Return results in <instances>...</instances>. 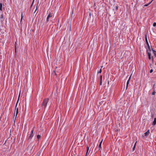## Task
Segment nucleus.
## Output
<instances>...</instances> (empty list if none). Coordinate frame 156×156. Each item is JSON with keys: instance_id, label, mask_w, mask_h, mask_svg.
<instances>
[{"instance_id": "13", "label": "nucleus", "mask_w": 156, "mask_h": 156, "mask_svg": "<svg viewBox=\"0 0 156 156\" xmlns=\"http://www.w3.org/2000/svg\"><path fill=\"white\" fill-rule=\"evenodd\" d=\"M102 76L101 75L100 76V85H102Z\"/></svg>"}, {"instance_id": "18", "label": "nucleus", "mask_w": 156, "mask_h": 156, "mask_svg": "<svg viewBox=\"0 0 156 156\" xmlns=\"http://www.w3.org/2000/svg\"><path fill=\"white\" fill-rule=\"evenodd\" d=\"M152 51H153V53L154 54V53H156V51H154V50H153L152 48Z\"/></svg>"}, {"instance_id": "22", "label": "nucleus", "mask_w": 156, "mask_h": 156, "mask_svg": "<svg viewBox=\"0 0 156 156\" xmlns=\"http://www.w3.org/2000/svg\"><path fill=\"white\" fill-rule=\"evenodd\" d=\"M3 14H2L1 16H0V19H2L3 18Z\"/></svg>"}, {"instance_id": "33", "label": "nucleus", "mask_w": 156, "mask_h": 156, "mask_svg": "<svg viewBox=\"0 0 156 156\" xmlns=\"http://www.w3.org/2000/svg\"><path fill=\"white\" fill-rule=\"evenodd\" d=\"M152 60H153V57L152 58Z\"/></svg>"}, {"instance_id": "19", "label": "nucleus", "mask_w": 156, "mask_h": 156, "mask_svg": "<svg viewBox=\"0 0 156 156\" xmlns=\"http://www.w3.org/2000/svg\"><path fill=\"white\" fill-rule=\"evenodd\" d=\"M101 72H102V70H101V68L100 69L99 71L98 72V73H101Z\"/></svg>"}, {"instance_id": "15", "label": "nucleus", "mask_w": 156, "mask_h": 156, "mask_svg": "<svg viewBox=\"0 0 156 156\" xmlns=\"http://www.w3.org/2000/svg\"><path fill=\"white\" fill-rule=\"evenodd\" d=\"M41 137V136L39 135H37V138L38 140H39Z\"/></svg>"}, {"instance_id": "28", "label": "nucleus", "mask_w": 156, "mask_h": 156, "mask_svg": "<svg viewBox=\"0 0 156 156\" xmlns=\"http://www.w3.org/2000/svg\"><path fill=\"white\" fill-rule=\"evenodd\" d=\"M53 72L55 73V75H57V74H56V73L55 72V70L53 71Z\"/></svg>"}, {"instance_id": "25", "label": "nucleus", "mask_w": 156, "mask_h": 156, "mask_svg": "<svg viewBox=\"0 0 156 156\" xmlns=\"http://www.w3.org/2000/svg\"><path fill=\"white\" fill-rule=\"evenodd\" d=\"M153 70L152 69H151V70H150V73H152L153 72Z\"/></svg>"}, {"instance_id": "4", "label": "nucleus", "mask_w": 156, "mask_h": 156, "mask_svg": "<svg viewBox=\"0 0 156 156\" xmlns=\"http://www.w3.org/2000/svg\"><path fill=\"white\" fill-rule=\"evenodd\" d=\"M52 15L51 13H50L48 15L47 18V21L48 22L49 21V18L50 17H52Z\"/></svg>"}, {"instance_id": "26", "label": "nucleus", "mask_w": 156, "mask_h": 156, "mask_svg": "<svg viewBox=\"0 0 156 156\" xmlns=\"http://www.w3.org/2000/svg\"><path fill=\"white\" fill-rule=\"evenodd\" d=\"M40 154H41V153L40 152H39L37 153V156H39L40 155Z\"/></svg>"}, {"instance_id": "21", "label": "nucleus", "mask_w": 156, "mask_h": 156, "mask_svg": "<svg viewBox=\"0 0 156 156\" xmlns=\"http://www.w3.org/2000/svg\"><path fill=\"white\" fill-rule=\"evenodd\" d=\"M151 116L152 118H153L154 117V114L151 113Z\"/></svg>"}, {"instance_id": "9", "label": "nucleus", "mask_w": 156, "mask_h": 156, "mask_svg": "<svg viewBox=\"0 0 156 156\" xmlns=\"http://www.w3.org/2000/svg\"><path fill=\"white\" fill-rule=\"evenodd\" d=\"M156 124V118H154V120L153 122L152 125H155Z\"/></svg>"}, {"instance_id": "14", "label": "nucleus", "mask_w": 156, "mask_h": 156, "mask_svg": "<svg viewBox=\"0 0 156 156\" xmlns=\"http://www.w3.org/2000/svg\"><path fill=\"white\" fill-rule=\"evenodd\" d=\"M89 149V148L87 146V152H86V156H87V154H88V151Z\"/></svg>"}, {"instance_id": "5", "label": "nucleus", "mask_w": 156, "mask_h": 156, "mask_svg": "<svg viewBox=\"0 0 156 156\" xmlns=\"http://www.w3.org/2000/svg\"><path fill=\"white\" fill-rule=\"evenodd\" d=\"M145 41H146V44H147V46L148 47V49L149 50V51H151L150 47V46L149 45V43H148V42L147 41V40H145Z\"/></svg>"}, {"instance_id": "3", "label": "nucleus", "mask_w": 156, "mask_h": 156, "mask_svg": "<svg viewBox=\"0 0 156 156\" xmlns=\"http://www.w3.org/2000/svg\"><path fill=\"white\" fill-rule=\"evenodd\" d=\"M20 96V94H19V97H18V100H17V102L16 103V107H15V109H16V116H17V114H18V108H16V107H17V105L18 103V102L19 101Z\"/></svg>"}, {"instance_id": "10", "label": "nucleus", "mask_w": 156, "mask_h": 156, "mask_svg": "<svg viewBox=\"0 0 156 156\" xmlns=\"http://www.w3.org/2000/svg\"><path fill=\"white\" fill-rule=\"evenodd\" d=\"M147 55H148V56H151V53H150V51H149V49H147Z\"/></svg>"}, {"instance_id": "16", "label": "nucleus", "mask_w": 156, "mask_h": 156, "mask_svg": "<svg viewBox=\"0 0 156 156\" xmlns=\"http://www.w3.org/2000/svg\"><path fill=\"white\" fill-rule=\"evenodd\" d=\"M136 142L135 143V144H134V146H133V151L135 150V147H136Z\"/></svg>"}, {"instance_id": "32", "label": "nucleus", "mask_w": 156, "mask_h": 156, "mask_svg": "<svg viewBox=\"0 0 156 156\" xmlns=\"http://www.w3.org/2000/svg\"><path fill=\"white\" fill-rule=\"evenodd\" d=\"M145 6H148V4H146L144 5Z\"/></svg>"}, {"instance_id": "27", "label": "nucleus", "mask_w": 156, "mask_h": 156, "mask_svg": "<svg viewBox=\"0 0 156 156\" xmlns=\"http://www.w3.org/2000/svg\"><path fill=\"white\" fill-rule=\"evenodd\" d=\"M118 6H116V10H117L118 9Z\"/></svg>"}, {"instance_id": "20", "label": "nucleus", "mask_w": 156, "mask_h": 156, "mask_svg": "<svg viewBox=\"0 0 156 156\" xmlns=\"http://www.w3.org/2000/svg\"><path fill=\"white\" fill-rule=\"evenodd\" d=\"M19 41H18V40H16V41L15 42V44H16L17 43H19Z\"/></svg>"}, {"instance_id": "11", "label": "nucleus", "mask_w": 156, "mask_h": 156, "mask_svg": "<svg viewBox=\"0 0 156 156\" xmlns=\"http://www.w3.org/2000/svg\"><path fill=\"white\" fill-rule=\"evenodd\" d=\"M154 85H155V84H154H154L153 85V86L154 91L152 93V95H154L155 94V92L154 91Z\"/></svg>"}, {"instance_id": "6", "label": "nucleus", "mask_w": 156, "mask_h": 156, "mask_svg": "<svg viewBox=\"0 0 156 156\" xmlns=\"http://www.w3.org/2000/svg\"><path fill=\"white\" fill-rule=\"evenodd\" d=\"M103 141V140H102L100 142V144L99 145V150H100V149H101V145Z\"/></svg>"}, {"instance_id": "30", "label": "nucleus", "mask_w": 156, "mask_h": 156, "mask_svg": "<svg viewBox=\"0 0 156 156\" xmlns=\"http://www.w3.org/2000/svg\"><path fill=\"white\" fill-rule=\"evenodd\" d=\"M145 36V39H147V35L146 34L144 35Z\"/></svg>"}, {"instance_id": "31", "label": "nucleus", "mask_w": 156, "mask_h": 156, "mask_svg": "<svg viewBox=\"0 0 156 156\" xmlns=\"http://www.w3.org/2000/svg\"><path fill=\"white\" fill-rule=\"evenodd\" d=\"M37 8H36V9L35 10V12H34V13H35V12L37 10Z\"/></svg>"}, {"instance_id": "8", "label": "nucleus", "mask_w": 156, "mask_h": 156, "mask_svg": "<svg viewBox=\"0 0 156 156\" xmlns=\"http://www.w3.org/2000/svg\"><path fill=\"white\" fill-rule=\"evenodd\" d=\"M131 76L129 77V79L128 80L127 82V83H126V88H127V87H128V85L129 83V81L130 80V78H131Z\"/></svg>"}, {"instance_id": "7", "label": "nucleus", "mask_w": 156, "mask_h": 156, "mask_svg": "<svg viewBox=\"0 0 156 156\" xmlns=\"http://www.w3.org/2000/svg\"><path fill=\"white\" fill-rule=\"evenodd\" d=\"M150 133L149 130H148L146 132L144 133V135L145 136H147Z\"/></svg>"}, {"instance_id": "12", "label": "nucleus", "mask_w": 156, "mask_h": 156, "mask_svg": "<svg viewBox=\"0 0 156 156\" xmlns=\"http://www.w3.org/2000/svg\"><path fill=\"white\" fill-rule=\"evenodd\" d=\"M0 10L2 11V3H0Z\"/></svg>"}, {"instance_id": "17", "label": "nucleus", "mask_w": 156, "mask_h": 156, "mask_svg": "<svg viewBox=\"0 0 156 156\" xmlns=\"http://www.w3.org/2000/svg\"><path fill=\"white\" fill-rule=\"evenodd\" d=\"M153 25L154 27H155L156 28V23H154L153 24Z\"/></svg>"}, {"instance_id": "24", "label": "nucleus", "mask_w": 156, "mask_h": 156, "mask_svg": "<svg viewBox=\"0 0 156 156\" xmlns=\"http://www.w3.org/2000/svg\"><path fill=\"white\" fill-rule=\"evenodd\" d=\"M22 18H23V13L22 12V13H21V21H22Z\"/></svg>"}, {"instance_id": "29", "label": "nucleus", "mask_w": 156, "mask_h": 156, "mask_svg": "<svg viewBox=\"0 0 156 156\" xmlns=\"http://www.w3.org/2000/svg\"><path fill=\"white\" fill-rule=\"evenodd\" d=\"M148 57V58L149 60H151V56H149Z\"/></svg>"}, {"instance_id": "2", "label": "nucleus", "mask_w": 156, "mask_h": 156, "mask_svg": "<svg viewBox=\"0 0 156 156\" xmlns=\"http://www.w3.org/2000/svg\"><path fill=\"white\" fill-rule=\"evenodd\" d=\"M34 127L33 128L32 130L31 131L30 134L28 137V140H31L32 139V137L34 136Z\"/></svg>"}, {"instance_id": "23", "label": "nucleus", "mask_w": 156, "mask_h": 156, "mask_svg": "<svg viewBox=\"0 0 156 156\" xmlns=\"http://www.w3.org/2000/svg\"><path fill=\"white\" fill-rule=\"evenodd\" d=\"M34 0H33V2H32V4H31V6H30V8H31V7H32V5H33V3H34Z\"/></svg>"}, {"instance_id": "1", "label": "nucleus", "mask_w": 156, "mask_h": 156, "mask_svg": "<svg viewBox=\"0 0 156 156\" xmlns=\"http://www.w3.org/2000/svg\"><path fill=\"white\" fill-rule=\"evenodd\" d=\"M49 101L48 98H45L44 99L43 101V103H42L41 107L44 108H45L47 106V103Z\"/></svg>"}]
</instances>
